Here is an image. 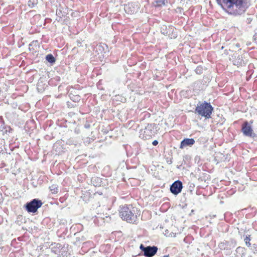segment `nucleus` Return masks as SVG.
I'll use <instances>...</instances> for the list:
<instances>
[{"mask_svg":"<svg viewBox=\"0 0 257 257\" xmlns=\"http://www.w3.org/2000/svg\"><path fill=\"white\" fill-rule=\"evenodd\" d=\"M222 10L230 15L240 16L250 6L248 0H216Z\"/></svg>","mask_w":257,"mask_h":257,"instance_id":"f257e3e1","label":"nucleus"},{"mask_svg":"<svg viewBox=\"0 0 257 257\" xmlns=\"http://www.w3.org/2000/svg\"><path fill=\"white\" fill-rule=\"evenodd\" d=\"M137 209L132 205H124L119 207V213L121 219L130 223L137 224L138 222L136 214Z\"/></svg>","mask_w":257,"mask_h":257,"instance_id":"f03ea898","label":"nucleus"},{"mask_svg":"<svg viewBox=\"0 0 257 257\" xmlns=\"http://www.w3.org/2000/svg\"><path fill=\"white\" fill-rule=\"evenodd\" d=\"M213 110V107L210 103L204 101L202 103H198L195 108L194 112L202 117L206 118L211 117V115Z\"/></svg>","mask_w":257,"mask_h":257,"instance_id":"7ed1b4c3","label":"nucleus"},{"mask_svg":"<svg viewBox=\"0 0 257 257\" xmlns=\"http://www.w3.org/2000/svg\"><path fill=\"white\" fill-rule=\"evenodd\" d=\"M156 128V124L155 123L148 124L144 130H142L140 132V137L144 140L150 139L153 136H154Z\"/></svg>","mask_w":257,"mask_h":257,"instance_id":"20e7f679","label":"nucleus"},{"mask_svg":"<svg viewBox=\"0 0 257 257\" xmlns=\"http://www.w3.org/2000/svg\"><path fill=\"white\" fill-rule=\"evenodd\" d=\"M43 204L41 200L38 199H33L25 205L26 210L29 213H35Z\"/></svg>","mask_w":257,"mask_h":257,"instance_id":"39448f33","label":"nucleus"},{"mask_svg":"<svg viewBox=\"0 0 257 257\" xmlns=\"http://www.w3.org/2000/svg\"><path fill=\"white\" fill-rule=\"evenodd\" d=\"M241 132L245 137L252 138H257V134L253 132L251 125L247 121H244L242 124Z\"/></svg>","mask_w":257,"mask_h":257,"instance_id":"423d86ee","label":"nucleus"},{"mask_svg":"<svg viewBox=\"0 0 257 257\" xmlns=\"http://www.w3.org/2000/svg\"><path fill=\"white\" fill-rule=\"evenodd\" d=\"M236 245L234 240L231 239L229 241L224 240L218 244L219 248L221 250H226L227 253H230L232 248Z\"/></svg>","mask_w":257,"mask_h":257,"instance_id":"0eeeda50","label":"nucleus"},{"mask_svg":"<svg viewBox=\"0 0 257 257\" xmlns=\"http://www.w3.org/2000/svg\"><path fill=\"white\" fill-rule=\"evenodd\" d=\"M183 188V184L181 181L177 180L174 182L170 186V190L171 192L175 195L180 193Z\"/></svg>","mask_w":257,"mask_h":257,"instance_id":"6e6552de","label":"nucleus"},{"mask_svg":"<svg viewBox=\"0 0 257 257\" xmlns=\"http://www.w3.org/2000/svg\"><path fill=\"white\" fill-rule=\"evenodd\" d=\"M63 248V247L60 243H54L51 244V251L55 254H57L59 256L62 255L63 257H64L65 255H64L62 253L63 252L62 250Z\"/></svg>","mask_w":257,"mask_h":257,"instance_id":"1a4fd4ad","label":"nucleus"},{"mask_svg":"<svg viewBox=\"0 0 257 257\" xmlns=\"http://www.w3.org/2000/svg\"><path fill=\"white\" fill-rule=\"evenodd\" d=\"M158 247L156 246H146L144 255L146 257H152L157 252Z\"/></svg>","mask_w":257,"mask_h":257,"instance_id":"9d476101","label":"nucleus"},{"mask_svg":"<svg viewBox=\"0 0 257 257\" xmlns=\"http://www.w3.org/2000/svg\"><path fill=\"white\" fill-rule=\"evenodd\" d=\"M195 141L193 139H184L181 142L180 148L183 149L187 146L191 147L195 144Z\"/></svg>","mask_w":257,"mask_h":257,"instance_id":"9b49d317","label":"nucleus"},{"mask_svg":"<svg viewBox=\"0 0 257 257\" xmlns=\"http://www.w3.org/2000/svg\"><path fill=\"white\" fill-rule=\"evenodd\" d=\"M233 64L237 66H240L244 65V61L241 56L235 54L234 55V59L233 61Z\"/></svg>","mask_w":257,"mask_h":257,"instance_id":"f8f14e48","label":"nucleus"},{"mask_svg":"<svg viewBox=\"0 0 257 257\" xmlns=\"http://www.w3.org/2000/svg\"><path fill=\"white\" fill-rule=\"evenodd\" d=\"M245 255V248L243 247L238 246L235 250L234 253L235 257H243Z\"/></svg>","mask_w":257,"mask_h":257,"instance_id":"ddd939ff","label":"nucleus"},{"mask_svg":"<svg viewBox=\"0 0 257 257\" xmlns=\"http://www.w3.org/2000/svg\"><path fill=\"white\" fill-rule=\"evenodd\" d=\"M91 182L93 186L96 187L100 186L101 185V181L100 178L97 177H93L91 178Z\"/></svg>","mask_w":257,"mask_h":257,"instance_id":"4468645a","label":"nucleus"},{"mask_svg":"<svg viewBox=\"0 0 257 257\" xmlns=\"http://www.w3.org/2000/svg\"><path fill=\"white\" fill-rule=\"evenodd\" d=\"M46 60L49 62V63L53 64L55 63L56 61V59L53 56V55L51 54H48L46 56Z\"/></svg>","mask_w":257,"mask_h":257,"instance_id":"2eb2a0df","label":"nucleus"},{"mask_svg":"<svg viewBox=\"0 0 257 257\" xmlns=\"http://www.w3.org/2000/svg\"><path fill=\"white\" fill-rule=\"evenodd\" d=\"M50 191L53 194H57L58 192V186L57 185L53 184L49 187Z\"/></svg>","mask_w":257,"mask_h":257,"instance_id":"dca6fc26","label":"nucleus"},{"mask_svg":"<svg viewBox=\"0 0 257 257\" xmlns=\"http://www.w3.org/2000/svg\"><path fill=\"white\" fill-rule=\"evenodd\" d=\"M155 3H156V7H161L165 5L168 3V1L167 0H156Z\"/></svg>","mask_w":257,"mask_h":257,"instance_id":"f3484780","label":"nucleus"},{"mask_svg":"<svg viewBox=\"0 0 257 257\" xmlns=\"http://www.w3.org/2000/svg\"><path fill=\"white\" fill-rule=\"evenodd\" d=\"M244 241L245 242L246 245L248 247L250 246L251 243H250V235H246L245 237L244 238Z\"/></svg>","mask_w":257,"mask_h":257,"instance_id":"a211bd4d","label":"nucleus"},{"mask_svg":"<svg viewBox=\"0 0 257 257\" xmlns=\"http://www.w3.org/2000/svg\"><path fill=\"white\" fill-rule=\"evenodd\" d=\"M37 0H29L28 2V5L30 7H33L36 4Z\"/></svg>","mask_w":257,"mask_h":257,"instance_id":"6ab92c4d","label":"nucleus"},{"mask_svg":"<svg viewBox=\"0 0 257 257\" xmlns=\"http://www.w3.org/2000/svg\"><path fill=\"white\" fill-rule=\"evenodd\" d=\"M202 67H199L198 66L196 69H195V72L197 74H201L202 73Z\"/></svg>","mask_w":257,"mask_h":257,"instance_id":"aec40b11","label":"nucleus"},{"mask_svg":"<svg viewBox=\"0 0 257 257\" xmlns=\"http://www.w3.org/2000/svg\"><path fill=\"white\" fill-rule=\"evenodd\" d=\"M253 42L257 44V33L253 37Z\"/></svg>","mask_w":257,"mask_h":257,"instance_id":"412c9836","label":"nucleus"},{"mask_svg":"<svg viewBox=\"0 0 257 257\" xmlns=\"http://www.w3.org/2000/svg\"><path fill=\"white\" fill-rule=\"evenodd\" d=\"M140 248L144 252L146 248V247H145L143 244H141L140 245Z\"/></svg>","mask_w":257,"mask_h":257,"instance_id":"4be33fe9","label":"nucleus"},{"mask_svg":"<svg viewBox=\"0 0 257 257\" xmlns=\"http://www.w3.org/2000/svg\"><path fill=\"white\" fill-rule=\"evenodd\" d=\"M252 19L251 18H247L246 20V23L247 24H249L251 23V22H252Z\"/></svg>","mask_w":257,"mask_h":257,"instance_id":"5701e85b","label":"nucleus"},{"mask_svg":"<svg viewBox=\"0 0 257 257\" xmlns=\"http://www.w3.org/2000/svg\"><path fill=\"white\" fill-rule=\"evenodd\" d=\"M161 32L164 35H167L168 34V32H167V30L166 29H165L164 28H162Z\"/></svg>","mask_w":257,"mask_h":257,"instance_id":"b1692460","label":"nucleus"},{"mask_svg":"<svg viewBox=\"0 0 257 257\" xmlns=\"http://www.w3.org/2000/svg\"><path fill=\"white\" fill-rule=\"evenodd\" d=\"M152 144H153L154 146H157V145L158 144V141H157V140H154V141L152 142Z\"/></svg>","mask_w":257,"mask_h":257,"instance_id":"393cba45","label":"nucleus"},{"mask_svg":"<svg viewBox=\"0 0 257 257\" xmlns=\"http://www.w3.org/2000/svg\"><path fill=\"white\" fill-rule=\"evenodd\" d=\"M8 129H7L6 132H9V133H11L12 131V129L10 126H8Z\"/></svg>","mask_w":257,"mask_h":257,"instance_id":"a878e982","label":"nucleus"},{"mask_svg":"<svg viewBox=\"0 0 257 257\" xmlns=\"http://www.w3.org/2000/svg\"><path fill=\"white\" fill-rule=\"evenodd\" d=\"M236 46L237 47H239L240 46L239 44V43H237V44H236Z\"/></svg>","mask_w":257,"mask_h":257,"instance_id":"bb28decb","label":"nucleus"},{"mask_svg":"<svg viewBox=\"0 0 257 257\" xmlns=\"http://www.w3.org/2000/svg\"><path fill=\"white\" fill-rule=\"evenodd\" d=\"M127 8V6H125L124 7V10H125V11L126 12V11H127V10H126Z\"/></svg>","mask_w":257,"mask_h":257,"instance_id":"cd10ccee","label":"nucleus"},{"mask_svg":"<svg viewBox=\"0 0 257 257\" xmlns=\"http://www.w3.org/2000/svg\"><path fill=\"white\" fill-rule=\"evenodd\" d=\"M1 195H2V194L0 193V196H1Z\"/></svg>","mask_w":257,"mask_h":257,"instance_id":"c85d7f7f","label":"nucleus"}]
</instances>
